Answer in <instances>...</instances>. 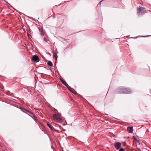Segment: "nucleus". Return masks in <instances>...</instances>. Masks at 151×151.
I'll list each match as a JSON object with an SVG mask.
<instances>
[{"instance_id":"1","label":"nucleus","mask_w":151,"mask_h":151,"mask_svg":"<svg viewBox=\"0 0 151 151\" xmlns=\"http://www.w3.org/2000/svg\"><path fill=\"white\" fill-rule=\"evenodd\" d=\"M132 92V90L129 88H123L119 89L117 91L118 93L130 94Z\"/></svg>"},{"instance_id":"2","label":"nucleus","mask_w":151,"mask_h":151,"mask_svg":"<svg viewBox=\"0 0 151 151\" xmlns=\"http://www.w3.org/2000/svg\"><path fill=\"white\" fill-rule=\"evenodd\" d=\"M145 9L144 8L139 6L137 10L138 14H139L140 13L141 14L145 13L146 12Z\"/></svg>"},{"instance_id":"3","label":"nucleus","mask_w":151,"mask_h":151,"mask_svg":"<svg viewBox=\"0 0 151 151\" xmlns=\"http://www.w3.org/2000/svg\"><path fill=\"white\" fill-rule=\"evenodd\" d=\"M52 117L53 119H55L58 122H62V120L60 117L57 116L55 114H53Z\"/></svg>"},{"instance_id":"4","label":"nucleus","mask_w":151,"mask_h":151,"mask_svg":"<svg viewBox=\"0 0 151 151\" xmlns=\"http://www.w3.org/2000/svg\"><path fill=\"white\" fill-rule=\"evenodd\" d=\"M32 60L35 62H38L40 60V59L36 55H34L32 57Z\"/></svg>"},{"instance_id":"5","label":"nucleus","mask_w":151,"mask_h":151,"mask_svg":"<svg viewBox=\"0 0 151 151\" xmlns=\"http://www.w3.org/2000/svg\"><path fill=\"white\" fill-rule=\"evenodd\" d=\"M121 143L120 142H117L114 144V146L116 149H119L121 147Z\"/></svg>"},{"instance_id":"6","label":"nucleus","mask_w":151,"mask_h":151,"mask_svg":"<svg viewBox=\"0 0 151 151\" xmlns=\"http://www.w3.org/2000/svg\"><path fill=\"white\" fill-rule=\"evenodd\" d=\"M62 83L68 89H71V87L68 85L67 83L64 81Z\"/></svg>"},{"instance_id":"7","label":"nucleus","mask_w":151,"mask_h":151,"mask_svg":"<svg viewBox=\"0 0 151 151\" xmlns=\"http://www.w3.org/2000/svg\"><path fill=\"white\" fill-rule=\"evenodd\" d=\"M127 129L129 133H132L133 131V127H128Z\"/></svg>"},{"instance_id":"8","label":"nucleus","mask_w":151,"mask_h":151,"mask_svg":"<svg viewBox=\"0 0 151 151\" xmlns=\"http://www.w3.org/2000/svg\"><path fill=\"white\" fill-rule=\"evenodd\" d=\"M39 29L40 32L41 33V34L42 35H44V34L42 28L41 27H39Z\"/></svg>"},{"instance_id":"9","label":"nucleus","mask_w":151,"mask_h":151,"mask_svg":"<svg viewBox=\"0 0 151 151\" xmlns=\"http://www.w3.org/2000/svg\"><path fill=\"white\" fill-rule=\"evenodd\" d=\"M47 126L52 130H53L52 128L53 127L49 123H47Z\"/></svg>"},{"instance_id":"10","label":"nucleus","mask_w":151,"mask_h":151,"mask_svg":"<svg viewBox=\"0 0 151 151\" xmlns=\"http://www.w3.org/2000/svg\"><path fill=\"white\" fill-rule=\"evenodd\" d=\"M47 65L50 66H52L53 65L52 62L50 61H48L47 62Z\"/></svg>"},{"instance_id":"11","label":"nucleus","mask_w":151,"mask_h":151,"mask_svg":"<svg viewBox=\"0 0 151 151\" xmlns=\"http://www.w3.org/2000/svg\"><path fill=\"white\" fill-rule=\"evenodd\" d=\"M53 55L55 60H56L57 56V54L56 53H53Z\"/></svg>"},{"instance_id":"12","label":"nucleus","mask_w":151,"mask_h":151,"mask_svg":"<svg viewBox=\"0 0 151 151\" xmlns=\"http://www.w3.org/2000/svg\"><path fill=\"white\" fill-rule=\"evenodd\" d=\"M23 109L24 110H25V111H27V112H29V113L31 114H32V112H30L29 110H26V109Z\"/></svg>"},{"instance_id":"13","label":"nucleus","mask_w":151,"mask_h":151,"mask_svg":"<svg viewBox=\"0 0 151 151\" xmlns=\"http://www.w3.org/2000/svg\"><path fill=\"white\" fill-rule=\"evenodd\" d=\"M119 151H125V150L123 148H121L119 149Z\"/></svg>"},{"instance_id":"14","label":"nucleus","mask_w":151,"mask_h":151,"mask_svg":"<svg viewBox=\"0 0 151 151\" xmlns=\"http://www.w3.org/2000/svg\"><path fill=\"white\" fill-rule=\"evenodd\" d=\"M70 91L72 92L73 93V89L71 88V89H68Z\"/></svg>"},{"instance_id":"15","label":"nucleus","mask_w":151,"mask_h":151,"mask_svg":"<svg viewBox=\"0 0 151 151\" xmlns=\"http://www.w3.org/2000/svg\"><path fill=\"white\" fill-rule=\"evenodd\" d=\"M44 41H46V42L47 41V39L46 38L44 37Z\"/></svg>"},{"instance_id":"16","label":"nucleus","mask_w":151,"mask_h":151,"mask_svg":"<svg viewBox=\"0 0 151 151\" xmlns=\"http://www.w3.org/2000/svg\"><path fill=\"white\" fill-rule=\"evenodd\" d=\"M58 116H59V117H60V116H61V114H60V113H58Z\"/></svg>"},{"instance_id":"17","label":"nucleus","mask_w":151,"mask_h":151,"mask_svg":"<svg viewBox=\"0 0 151 151\" xmlns=\"http://www.w3.org/2000/svg\"><path fill=\"white\" fill-rule=\"evenodd\" d=\"M60 80L62 82V83H63V81H64V80H63V79H60Z\"/></svg>"},{"instance_id":"18","label":"nucleus","mask_w":151,"mask_h":151,"mask_svg":"<svg viewBox=\"0 0 151 151\" xmlns=\"http://www.w3.org/2000/svg\"><path fill=\"white\" fill-rule=\"evenodd\" d=\"M60 80L62 82V83H63V81H64V80H63V79H60Z\"/></svg>"},{"instance_id":"19","label":"nucleus","mask_w":151,"mask_h":151,"mask_svg":"<svg viewBox=\"0 0 151 151\" xmlns=\"http://www.w3.org/2000/svg\"><path fill=\"white\" fill-rule=\"evenodd\" d=\"M34 119L35 120V121H36V118H34Z\"/></svg>"},{"instance_id":"20","label":"nucleus","mask_w":151,"mask_h":151,"mask_svg":"<svg viewBox=\"0 0 151 151\" xmlns=\"http://www.w3.org/2000/svg\"><path fill=\"white\" fill-rule=\"evenodd\" d=\"M11 95H14L13 94V93H11Z\"/></svg>"},{"instance_id":"21","label":"nucleus","mask_w":151,"mask_h":151,"mask_svg":"<svg viewBox=\"0 0 151 151\" xmlns=\"http://www.w3.org/2000/svg\"><path fill=\"white\" fill-rule=\"evenodd\" d=\"M103 1V0H102V1H100V2H101V1Z\"/></svg>"}]
</instances>
